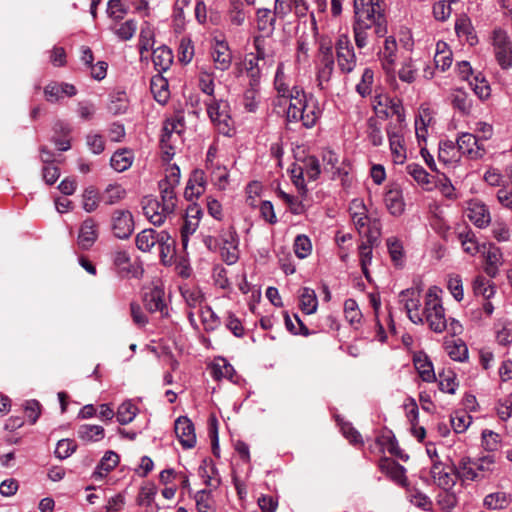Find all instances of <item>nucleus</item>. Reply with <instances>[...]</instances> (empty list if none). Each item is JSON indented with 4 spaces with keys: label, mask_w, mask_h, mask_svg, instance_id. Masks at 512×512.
<instances>
[{
    "label": "nucleus",
    "mask_w": 512,
    "mask_h": 512,
    "mask_svg": "<svg viewBox=\"0 0 512 512\" xmlns=\"http://www.w3.org/2000/svg\"><path fill=\"white\" fill-rule=\"evenodd\" d=\"M455 470L462 480L481 481L496 470V458L494 454H487L474 459L463 457Z\"/></svg>",
    "instance_id": "f257e3e1"
},
{
    "label": "nucleus",
    "mask_w": 512,
    "mask_h": 512,
    "mask_svg": "<svg viewBox=\"0 0 512 512\" xmlns=\"http://www.w3.org/2000/svg\"><path fill=\"white\" fill-rule=\"evenodd\" d=\"M180 168L176 164H172L166 169L165 178L158 183L160 200L164 214H175L178 208V196L176 188L180 184Z\"/></svg>",
    "instance_id": "f03ea898"
},
{
    "label": "nucleus",
    "mask_w": 512,
    "mask_h": 512,
    "mask_svg": "<svg viewBox=\"0 0 512 512\" xmlns=\"http://www.w3.org/2000/svg\"><path fill=\"white\" fill-rule=\"evenodd\" d=\"M207 113L219 133L231 136L234 131L233 120L230 116V107L227 101L211 98L205 102Z\"/></svg>",
    "instance_id": "7ed1b4c3"
},
{
    "label": "nucleus",
    "mask_w": 512,
    "mask_h": 512,
    "mask_svg": "<svg viewBox=\"0 0 512 512\" xmlns=\"http://www.w3.org/2000/svg\"><path fill=\"white\" fill-rule=\"evenodd\" d=\"M374 28L377 37H384L387 34V20L385 15H378L376 19L370 20L355 19L353 23L354 40L357 48L363 49L368 45V31Z\"/></svg>",
    "instance_id": "20e7f679"
},
{
    "label": "nucleus",
    "mask_w": 512,
    "mask_h": 512,
    "mask_svg": "<svg viewBox=\"0 0 512 512\" xmlns=\"http://www.w3.org/2000/svg\"><path fill=\"white\" fill-rule=\"evenodd\" d=\"M434 288H430L426 294L423 316L431 330L441 333L447 328V320L441 300L434 292Z\"/></svg>",
    "instance_id": "39448f33"
},
{
    "label": "nucleus",
    "mask_w": 512,
    "mask_h": 512,
    "mask_svg": "<svg viewBox=\"0 0 512 512\" xmlns=\"http://www.w3.org/2000/svg\"><path fill=\"white\" fill-rule=\"evenodd\" d=\"M111 231L118 239H128L134 231V218L127 209H116L110 220Z\"/></svg>",
    "instance_id": "423d86ee"
},
{
    "label": "nucleus",
    "mask_w": 512,
    "mask_h": 512,
    "mask_svg": "<svg viewBox=\"0 0 512 512\" xmlns=\"http://www.w3.org/2000/svg\"><path fill=\"white\" fill-rule=\"evenodd\" d=\"M421 291L418 288H409L399 293V302L404 305L408 318L415 324H423V313H420Z\"/></svg>",
    "instance_id": "0eeeda50"
},
{
    "label": "nucleus",
    "mask_w": 512,
    "mask_h": 512,
    "mask_svg": "<svg viewBox=\"0 0 512 512\" xmlns=\"http://www.w3.org/2000/svg\"><path fill=\"white\" fill-rule=\"evenodd\" d=\"M145 309L150 313L159 312L162 318L169 316V309L165 302V292L163 288L154 286L143 296Z\"/></svg>",
    "instance_id": "6e6552de"
},
{
    "label": "nucleus",
    "mask_w": 512,
    "mask_h": 512,
    "mask_svg": "<svg viewBox=\"0 0 512 512\" xmlns=\"http://www.w3.org/2000/svg\"><path fill=\"white\" fill-rule=\"evenodd\" d=\"M386 133L395 162L403 163L406 159V149L404 147L402 125L389 123L386 127Z\"/></svg>",
    "instance_id": "1a4fd4ad"
},
{
    "label": "nucleus",
    "mask_w": 512,
    "mask_h": 512,
    "mask_svg": "<svg viewBox=\"0 0 512 512\" xmlns=\"http://www.w3.org/2000/svg\"><path fill=\"white\" fill-rule=\"evenodd\" d=\"M142 210L148 221L154 226H162L173 214H164L159 200L152 196H145L142 201Z\"/></svg>",
    "instance_id": "9d476101"
},
{
    "label": "nucleus",
    "mask_w": 512,
    "mask_h": 512,
    "mask_svg": "<svg viewBox=\"0 0 512 512\" xmlns=\"http://www.w3.org/2000/svg\"><path fill=\"white\" fill-rule=\"evenodd\" d=\"M457 467L458 465H452L446 468L441 461H434L431 476L439 487L450 488L455 484L456 478H459L455 470Z\"/></svg>",
    "instance_id": "9b49d317"
},
{
    "label": "nucleus",
    "mask_w": 512,
    "mask_h": 512,
    "mask_svg": "<svg viewBox=\"0 0 512 512\" xmlns=\"http://www.w3.org/2000/svg\"><path fill=\"white\" fill-rule=\"evenodd\" d=\"M457 152L467 155L471 159L481 158L485 149L479 144L476 136L470 133H462L455 142Z\"/></svg>",
    "instance_id": "f8f14e48"
},
{
    "label": "nucleus",
    "mask_w": 512,
    "mask_h": 512,
    "mask_svg": "<svg viewBox=\"0 0 512 512\" xmlns=\"http://www.w3.org/2000/svg\"><path fill=\"white\" fill-rule=\"evenodd\" d=\"M175 433L179 442L185 449L193 448L196 444V434L192 421L185 417L180 416L175 421Z\"/></svg>",
    "instance_id": "ddd939ff"
},
{
    "label": "nucleus",
    "mask_w": 512,
    "mask_h": 512,
    "mask_svg": "<svg viewBox=\"0 0 512 512\" xmlns=\"http://www.w3.org/2000/svg\"><path fill=\"white\" fill-rule=\"evenodd\" d=\"M286 97L289 98L287 119L289 121H298V117L302 115L300 114V110L304 109L303 106L309 99V95H307L302 88L294 86L290 92L286 94Z\"/></svg>",
    "instance_id": "4468645a"
},
{
    "label": "nucleus",
    "mask_w": 512,
    "mask_h": 512,
    "mask_svg": "<svg viewBox=\"0 0 512 512\" xmlns=\"http://www.w3.org/2000/svg\"><path fill=\"white\" fill-rule=\"evenodd\" d=\"M381 0H354L355 19H376L378 15H384Z\"/></svg>",
    "instance_id": "2eb2a0df"
},
{
    "label": "nucleus",
    "mask_w": 512,
    "mask_h": 512,
    "mask_svg": "<svg viewBox=\"0 0 512 512\" xmlns=\"http://www.w3.org/2000/svg\"><path fill=\"white\" fill-rule=\"evenodd\" d=\"M321 62L317 73L318 86L324 89L323 84L329 82L334 70V56L331 47L321 46Z\"/></svg>",
    "instance_id": "dca6fc26"
},
{
    "label": "nucleus",
    "mask_w": 512,
    "mask_h": 512,
    "mask_svg": "<svg viewBox=\"0 0 512 512\" xmlns=\"http://www.w3.org/2000/svg\"><path fill=\"white\" fill-rule=\"evenodd\" d=\"M201 214V209L198 206L193 205L188 207L184 223L181 227V240L184 248L187 247L189 236L196 232L200 223Z\"/></svg>",
    "instance_id": "f3484780"
},
{
    "label": "nucleus",
    "mask_w": 512,
    "mask_h": 512,
    "mask_svg": "<svg viewBox=\"0 0 512 512\" xmlns=\"http://www.w3.org/2000/svg\"><path fill=\"white\" fill-rule=\"evenodd\" d=\"M98 238V225L96 221L89 217L85 219L79 229L78 245L81 249L87 250L96 242Z\"/></svg>",
    "instance_id": "a211bd4d"
},
{
    "label": "nucleus",
    "mask_w": 512,
    "mask_h": 512,
    "mask_svg": "<svg viewBox=\"0 0 512 512\" xmlns=\"http://www.w3.org/2000/svg\"><path fill=\"white\" fill-rule=\"evenodd\" d=\"M77 93L74 85L69 83L51 82L44 88V96L46 101L55 103L60 101L64 96L73 97Z\"/></svg>",
    "instance_id": "6ab92c4d"
},
{
    "label": "nucleus",
    "mask_w": 512,
    "mask_h": 512,
    "mask_svg": "<svg viewBox=\"0 0 512 512\" xmlns=\"http://www.w3.org/2000/svg\"><path fill=\"white\" fill-rule=\"evenodd\" d=\"M379 468L395 483L403 487L407 485V478L405 475L406 470L395 460L387 457L381 458L379 461Z\"/></svg>",
    "instance_id": "aec40b11"
},
{
    "label": "nucleus",
    "mask_w": 512,
    "mask_h": 512,
    "mask_svg": "<svg viewBox=\"0 0 512 512\" xmlns=\"http://www.w3.org/2000/svg\"><path fill=\"white\" fill-rule=\"evenodd\" d=\"M206 189V177L203 170H194L187 182V186L184 191V196L187 200H193L198 198L205 192Z\"/></svg>",
    "instance_id": "412c9836"
},
{
    "label": "nucleus",
    "mask_w": 512,
    "mask_h": 512,
    "mask_svg": "<svg viewBox=\"0 0 512 512\" xmlns=\"http://www.w3.org/2000/svg\"><path fill=\"white\" fill-rule=\"evenodd\" d=\"M384 202L391 215L400 216L404 212L405 203L400 187H390L384 195Z\"/></svg>",
    "instance_id": "4be33fe9"
},
{
    "label": "nucleus",
    "mask_w": 512,
    "mask_h": 512,
    "mask_svg": "<svg viewBox=\"0 0 512 512\" xmlns=\"http://www.w3.org/2000/svg\"><path fill=\"white\" fill-rule=\"evenodd\" d=\"M220 254L222 259L229 265L237 262L239 258V250L235 235L232 232H228L226 237L222 238Z\"/></svg>",
    "instance_id": "5701e85b"
},
{
    "label": "nucleus",
    "mask_w": 512,
    "mask_h": 512,
    "mask_svg": "<svg viewBox=\"0 0 512 512\" xmlns=\"http://www.w3.org/2000/svg\"><path fill=\"white\" fill-rule=\"evenodd\" d=\"M303 108V110H300V114L302 115L298 117V121H302L306 128H311L316 124L321 114L317 100L313 95H309V99L304 104Z\"/></svg>",
    "instance_id": "b1692460"
},
{
    "label": "nucleus",
    "mask_w": 512,
    "mask_h": 512,
    "mask_svg": "<svg viewBox=\"0 0 512 512\" xmlns=\"http://www.w3.org/2000/svg\"><path fill=\"white\" fill-rule=\"evenodd\" d=\"M211 54L217 69L225 71L230 67L232 56L226 43L216 41Z\"/></svg>",
    "instance_id": "393cba45"
},
{
    "label": "nucleus",
    "mask_w": 512,
    "mask_h": 512,
    "mask_svg": "<svg viewBox=\"0 0 512 512\" xmlns=\"http://www.w3.org/2000/svg\"><path fill=\"white\" fill-rule=\"evenodd\" d=\"M413 362L423 381L433 382L436 380L433 364L425 353L419 352L415 354Z\"/></svg>",
    "instance_id": "a878e982"
},
{
    "label": "nucleus",
    "mask_w": 512,
    "mask_h": 512,
    "mask_svg": "<svg viewBox=\"0 0 512 512\" xmlns=\"http://www.w3.org/2000/svg\"><path fill=\"white\" fill-rule=\"evenodd\" d=\"M467 217L479 228L487 226L491 220L488 208L482 203H472L468 208Z\"/></svg>",
    "instance_id": "bb28decb"
},
{
    "label": "nucleus",
    "mask_w": 512,
    "mask_h": 512,
    "mask_svg": "<svg viewBox=\"0 0 512 512\" xmlns=\"http://www.w3.org/2000/svg\"><path fill=\"white\" fill-rule=\"evenodd\" d=\"M160 232L152 228L140 231L135 238L136 247L142 252H149L159 241Z\"/></svg>",
    "instance_id": "cd10ccee"
},
{
    "label": "nucleus",
    "mask_w": 512,
    "mask_h": 512,
    "mask_svg": "<svg viewBox=\"0 0 512 512\" xmlns=\"http://www.w3.org/2000/svg\"><path fill=\"white\" fill-rule=\"evenodd\" d=\"M152 61L155 69L159 72L167 71L173 63V54L167 46H160L154 49Z\"/></svg>",
    "instance_id": "c85d7f7f"
},
{
    "label": "nucleus",
    "mask_w": 512,
    "mask_h": 512,
    "mask_svg": "<svg viewBox=\"0 0 512 512\" xmlns=\"http://www.w3.org/2000/svg\"><path fill=\"white\" fill-rule=\"evenodd\" d=\"M127 196L126 189L118 183H112L103 190L101 198L106 205H115L125 199Z\"/></svg>",
    "instance_id": "c756f323"
},
{
    "label": "nucleus",
    "mask_w": 512,
    "mask_h": 512,
    "mask_svg": "<svg viewBox=\"0 0 512 512\" xmlns=\"http://www.w3.org/2000/svg\"><path fill=\"white\" fill-rule=\"evenodd\" d=\"M455 31L459 37L465 36L466 41L471 46H474L478 43V38L474 31V27L471 23V20L466 15H463L456 20Z\"/></svg>",
    "instance_id": "7c9ffc66"
},
{
    "label": "nucleus",
    "mask_w": 512,
    "mask_h": 512,
    "mask_svg": "<svg viewBox=\"0 0 512 512\" xmlns=\"http://www.w3.org/2000/svg\"><path fill=\"white\" fill-rule=\"evenodd\" d=\"M119 463V456L113 451H107L102 457L100 463L97 465L93 472L95 479L105 477L111 470H113Z\"/></svg>",
    "instance_id": "2f4dec72"
},
{
    "label": "nucleus",
    "mask_w": 512,
    "mask_h": 512,
    "mask_svg": "<svg viewBox=\"0 0 512 512\" xmlns=\"http://www.w3.org/2000/svg\"><path fill=\"white\" fill-rule=\"evenodd\" d=\"M212 183L219 189L225 190L229 185V172L225 165L216 163L208 168Z\"/></svg>",
    "instance_id": "473e14b6"
},
{
    "label": "nucleus",
    "mask_w": 512,
    "mask_h": 512,
    "mask_svg": "<svg viewBox=\"0 0 512 512\" xmlns=\"http://www.w3.org/2000/svg\"><path fill=\"white\" fill-rule=\"evenodd\" d=\"M160 248V257L164 264L171 263L175 252V241L166 231L160 232V239L157 243Z\"/></svg>",
    "instance_id": "72a5a7b5"
},
{
    "label": "nucleus",
    "mask_w": 512,
    "mask_h": 512,
    "mask_svg": "<svg viewBox=\"0 0 512 512\" xmlns=\"http://www.w3.org/2000/svg\"><path fill=\"white\" fill-rule=\"evenodd\" d=\"M133 163V154L130 150L121 149L116 151L111 159V167L117 172H124L131 167Z\"/></svg>",
    "instance_id": "f704fd0d"
},
{
    "label": "nucleus",
    "mask_w": 512,
    "mask_h": 512,
    "mask_svg": "<svg viewBox=\"0 0 512 512\" xmlns=\"http://www.w3.org/2000/svg\"><path fill=\"white\" fill-rule=\"evenodd\" d=\"M129 107V100L126 92L116 91L110 94L108 110L113 115L124 114Z\"/></svg>",
    "instance_id": "c9c22d12"
},
{
    "label": "nucleus",
    "mask_w": 512,
    "mask_h": 512,
    "mask_svg": "<svg viewBox=\"0 0 512 512\" xmlns=\"http://www.w3.org/2000/svg\"><path fill=\"white\" fill-rule=\"evenodd\" d=\"M181 295L190 309L203 308L204 296L201 290L197 287H183L181 288Z\"/></svg>",
    "instance_id": "e433bc0d"
},
{
    "label": "nucleus",
    "mask_w": 512,
    "mask_h": 512,
    "mask_svg": "<svg viewBox=\"0 0 512 512\" xmlns=\"http://www.w3.org/2000/svg\"><path fill=\"white\" fill-rule=\"evenodd\" d=\"M295 159L297 162L301 163L302 168H304V172L306 173L307 177L310 180L314 181L319 177V175L321 173L320 163H319V160L315 156L309 155V156L300 157L299 154L296 153Z\"/></svg>",
    "instance_id": "4c0bfd02"
},
{
    "label": "nucleus",
    "mask_w": 512,
    "mask_h": 512,
    "mask_svg": "<svg viewBox=\"0 0 512 512\" xmlns=\"http://www.w3.org/2000/svg\"><path fill=\"white\" fill-rule=\"evenodd\" d=\"M111 259L119 275L127 276L131 272L130 255L127 251L115 250L111 253Z\"/></svg>",
    "instance_id": "58836bf2"
},
{
    "label": "nucleus",
    "mask_w": 512,
    "mask_h": 512,
    "mask_svg": "<svg viewBox=\"0 0 512 512\" xmlns=\"http://www.w3.org/2000/svg\"><path fill=\"white\" fill-rule=\"evenodd\" d=\"M367 138L370 143L375 146H381L384 143V137L382 134V124L375 117H370L367 120Z\"/></svg>",
    "instance_id": "ea45409f"
},
{
    "label": "nucleus",
    "mask_w": 512,
    "mask_h": 512,
    "mask_svg": "<svg viewBox=\"0 0 512 512\" xmlns=\"http://www.w3.org/2000/svg\"><path fill=\"white\" fill-rule=\"evenodd\" d=\"M78 437L86 442H97L104 437V428L100 425H81L78 429Z\"/></svg>",
    "instance_id": "a19ab883"
},
{
    "label": "nucleus",
    "mask_w": 512,
    "mask_h": 512,
    "mask_svg": "<svg viewBox=\"0 0 512 512\" xmlns=\"http://www.w3.org/2000/svg\"><path fill=\"white\" fill-rule=\"evenodd\" d=\"M318 301L313 289L304 287L300 294V308L306 314H313L317 309Z\"/></svg>",
    "instance_id": "79ce46f5"
},
{
    "label": "nucleus",
    "mask_w": 512,
    "mask_h": 512,
    "mask_svg": "<svg viewBox=\"0 0 512 512\" xmlns=\"http://www.w3.org/2000/svg\"><path fill=\"white\" fill-rule=\"evenodd\" d=\"M446 350L449 357L455 361L463 362L468 358V348L461 339L446 342Z\"/></svg>",
    "instance_id": "37998d69"
},
{
    "label": "nucleus",
    "mask_w": 512,
    "mask_h": 512,
    "mask_svg": "<svg viewBox=\"0 0 512 512\" xmlns=\"http://www.w3.org/2000/svg\"><path fill=\"white\" fill-rule=\"evenodd\" d=\"M151 91L154 94L155 100L159 103L164 104L169 98L167 81L161 76L152 78Z\"/></svg>",
    "instance_id": "c03bdc74"
},
{
    "label": "nucleus",
    "mask_w": 512,
    "mask_h": 512,
    "mask_svg": "<svg viewBox=\"0 0 512 512\" xmlns=\"http://www.w3.org/2000/svg\"><path fill=\"white\" fill-rule=\"evenodd\" d=\"M451 103L453 107L459 110L462 114L467 115L472 108V101L469 99L468 94L462 90H455L451 96Z\"/></svg>",
    "instance_id": "a18cd8bd"
},
{
    "label": "nucleus",
    "mask_w": 512,
    "mask_h": 512,
    "mask_svg": "<svg viewBox=\"0 0 512 512\" xmlns=\"http://www.w3.org/2000/svg\"><path fill=\"white\" fill-rule=\"evenodd\" d=\"M275 16L269 9L258 8V32L264 31L269 36L274 29Z\"/></svg>",
    "instance_id": "49530a36"
},
{
    "label": "nucleus",
    "mask_w": 512,
    "mask_h": 512,
    "mask_svg": "<svg viewBox=\"0 0 512 512\" xmlns=\"http://www.w3.org/2000/svg\"><path fill=\"white\" fill-rule=\"evenodd\" d=\"M509 503V496L504 492L491 493L484 498V506L487 509H504Z\"/></svg>",
    "instance_id": "de8ad7c7"
},
{
    "label": "nucleus",
    "mask_w": 512,
    "mask_h": 512,
    "mask_svg": "<svg viewBox=\"0 0 512 512\" xmlns=\"http://www.w3.org/2000/svg\"><path fill=\"white\" fill-rule=\"evenodd\" d=\"M137 414V407L131 401L123 402L117 410V420L120 424L125 425L133 421Z\"/></svg>",
    "instance_id": "09e8293b"
},
{
    "label": "nucleus",
    "mask_w": 512,
    "mask_h": 512,
    "mask_svg": "<svg viewBox=\"0 0 512 512\" xmlns=\"http://www.w3.org/2000/svg\"><path fill=\"white\" fill-rule=\"evenodd\" d=\"M99 206V195L97 190L90 186L82 194V207L87 213L94 212Z\"/></svg>",
    "instance_id": "8fccbe9b"
},
{
    "label": "nucleus",
    "mask_w": 512,
    "mask_h": 512,
    "mask_svg": "<svg viewBox=\"0 0 512 512\" xmlns=\"http://www.w3.org/2000/svg\"><path fill=\"white\" fill-rule=\"evenodd\" d=\"M344 314L346 320L351 325H358L361 322L362 319V313L358 307L357 302L354 299H347L344 302Z\"/></svg>",
    "instance_id": "3c124183"
},
{
    "label": "nucleus",
    "mask_w": 512,
    "mask_h": 512,
    "mask_svg": "<svg viewBox=\"0 0 512 512\" xmlns=\"http://www.w3.org/2000/svg\"><path fill=\"white\" fill-rule=\"evenodd\" d=\"M338 65L342 72L349 73L354 69L356 56L354 48H350L344 51H338L337 53Z\"/></svg>",
    "instance_id": "603ef678"
},
{
    "label": "nucleus",
    "mask_w": 512,
    "mask_h": 512,
    "mask_svg": "<svg viewBox=\"0 0 512 512\" xmlns=\"http://www.w3.org/2000/svg\"><path fill=\"white\" fill-rule=\"evenodd\" d=\"M473 291L475 295H482L485 299H490L494 293V286L490 284L484 276H477L473 282Z\"/></svg>",
    "instance_id": "864d4df0"
},
{
    "label": "nucleus",
    "mask_w": 512,
    "mask_h": 512,
    "mask_svg": "<svg viewBox=\"0 0 512 512\" xmlns=\"http://www.w3.org/2000/svg\"><path fill=\"white\" fill-rule=\"evenodd\" d=\"M440 46L446 48V43L438 42L436 47V54L434 56V62L437 68L442 71L448 69L452 64V52L450 50H440Z\"/></svg>",
    "instance_id": "5fc2aeb1"
},
{
    "label": "nucleus",
    "mask_w": 512,
    "mask_h": 512,
    "mask_svg": "<svg viewBox=\"0 0 512 512\" xmlns=\"http://www.w3.org/2000/svg\"><path fill=\"white\" fill-rule=\"evenodd\" d=\"M474 93L481 99H487L491 94V88L488 81L480 74L473 78V81L469 82Z\"/></svg>",
    "instance_id": "6e6d98bb"
},
{
    "label": "nucleus",
    "mask_w": 512,
    "mask_h": 512,
    "mask_svg": "<svg viewBox=\"0 0 512 512\" xmlns=\"http://www.w3.org/2000/svg\"><path fill=\"white\" fill-rule=\"evenodd\" d=\"M352 205L355 208H360L363 210L362 212H353L352 213L353 222H354L356 228L359 230V232H361V229L368 226L370 221H372V220L366 215V213H365L366 206L362 200L355 199V200H353Z\"/></svg>",
    "instance_id": "4d7b16f0"
},
{
    "label": "nucleus",
    "mask_w": 512,
    "mask_h": 512,
    "mask_svg": "<svg viewBox=\"0 0 512 512\" xmlns=\"http://www.w3.org/2000/svg\"><path fill=\"white\" fill-rule=\"evenodd\" d=\"M200 316L206 331H213L220 325L219 317L209 306L201 308Z\"/></svg>",
    "instance_id": "13d9d810"
},
{
    "label": "nucleus",
    "mask_w": 512,
    "mask_h": 512,
    "mask_svg": "<svg viewBox=\"0 0 512 512\" xmlns=\"http://www.w3.org/2000/svg\"><path fill=\"white\" fill-rule=\"evenodd\" d=\"M379 443L384 446L387 451L393 455L396 456L404 461H407L409 459L408 455H403L401 449L398 446V442L393 435H382L379 439Z\"/></svg>",
    "instance_id": "bf43d9fd"
},
{
    "label": "nucleus",
    "mask_w": 512,
    "mask_h": 512,
    "mask_svg": "<svg viewBox=\"0 0 512 512\" xmlns=\"http://www.w3.org/2000/svg\"><path fill=\"white\" fill-rule=\"evenodd\" d=\"M457 149L452 140L441 141L439 144L438 158L444 163L452 162L456 157Z\"/></svg>",
    "instance_id": "052dcab7"
},
{
    "label": "nucleus",
    "mask_w": 512,
    "mask_h": 512,
    "mask_svg": "<svg viewBox=\"0 0 512 512\" xmlns=\"http://www.w3.org/2000/svg\"><path fill=\"white\" fill-rule=\"evenodd\" d=\"M458 239L466 253L474 255L478 252V244L475 234L471 230L460 232L458 234Z\"/></svg>",
    "instance_id": "680f3d73"
},
{
    "label": "nucleus",
    "mask_w": 512,
    "mask_h": 512,
    "mask_svg": "<svg viewBox=\"0 0 512 512\" xmlns=\"http://www.w3.org/2000/svg\"><path fill=\"white\" fill-rule=\"evenodd\" d=\"M472 422V417L465 411H457L451 416V425L456 433L464 432Z\"/></svg>",
    "instance_id": "e2e57ef3"
},
{
    "label": "nucleus",
    "mask_w": 512,
    "mask_h": 512,
    "mask_svg": "<svg viewBox=\"0 0 512 512\" xmlns=\"http://www.w3.org/2000/svg\"><path fill=\"white\" fill-rule=\"evenodd\" d=\"M386 243L392 262L395 266H401L403 258L402 243L394 237L388 238Z\"/></svg>",
    "instance_id": "0e129e2a"
},
{
    "label": "nucleus",
    "mask_w": 512,
    "mask_h": 512,
    "mask_svg": "<svg viewBox=\"0 0 512 512\" xmlns=\"http://www.w3.org/2000/svg\"><path fill=\"white\" fill-rule=\"evenodd\" d=\"M312 250V244L310 239L306 235H298L294 241V252L300 259L306 258L310 255Z\"/></svg>",
    "instance_id": "69168bd1"
},
{
    "label": "nucleus",
    "mask_w": 512,
    "mask_h": 512,
    "mask_svg": "<svg viewBox=\"0 0 512 512\" xmlns=\"http://www.w3.org/2000/svg\"><path fill=\"white\" fill-rule=\"evenodd\" d=\"M211 374L215 379L227 378L231 379L234 373L232 365L227 363L224 359L215 362L211 369Z\"/></svg>",
    "instance_id": "338daca9"
},
{
    "label": "nucleus",
    "mask_w": 512,
    "mask_h": 512,
    "mask_svg": "<svg viewBox=\"0 0 512 512\" xmlns=\"http://www.w3.org/2000/svg\"><path fill=\"white\" fill-rule=\"evenodd\" d=\"M77 445L71 439H61L58 441L55 449V456L59 459H66L71 456L75 450Z\"/></svg>",
    "instance_id": "774afa93"
}]
</instances>
